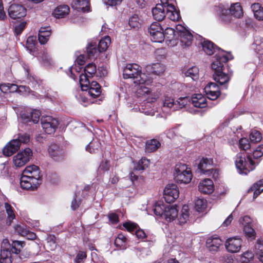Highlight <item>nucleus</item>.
Wrapping results in <instances>:
<instances>
[{"label": "nucleus", "mask_w": 263, "mask_h": 263, "mask_svg": "<svg viewBox=\"0 0 263 263\" xmlns=\"http://www.w3.org/2000/svg\"><path fill=\"white\" fill-rule=\"evenodd\" d=\"M190 103V99L188 97L179 98L176 101L167 95H165L162 101L161 109L164 112H167L170 109L176 110L185 107Z\"/></svg>", "instance_id": "6"}, {"label": "nucleus", "mask_w": 263, "mask_h": 263, "mask_svg": "<svg viewBox=\"0 0 263 263\" xmlns=\"http://www.w3.org/2000/svg\"><path fill=\"white\" fill-rule=\"evenodd\" d=\"M178 37H179L180 45L182 47H186L191 45L193 36L189 31L181 33Z\"/></svg>", "instance_id": "33"}, {"label": "nucleus", "mask_w": 263, "mask_h": 263, "mask_svg": "<svg viewBox=\"0 0 263 263\" xmlns=\"http://www.w3.org/2000/svg\"><path fill=\"white\" fill-rule=\"evenodd\" d=\"M129 25L132 28L139 27L140 26L139 18L137 14H134L129 19Z\"/></svg>", "instance_id": "59"}, {"label": "nucleus", "mask_w": 263, "mask_h": 263, "mask_svg": "<svg viewBox=\"0 0 263 263\" xmlns=\"http://www.w3.org/2000/svg\"><path fill=\"white\" fill-rule=\"evenodd\" d=\"M51 35V30L49 27H41L39 31L38 40L41 44H45Z\"/></svg>", "instance_id": "31"}, {"label": "nucleus", "mask_w": 263, "mask_h": 263, "mask_svg": "<svg viewBox=\"0 0 263 263\" xmlns=\"http://www.w3.org/2000/svg\"><path fill=\"white\" fill-rule=\"evenodd\" d=\"M197 164L198 165V169L202 174L209 175L212 173L213 171V168H212L213 161L212 159L202 157L199 160Z\"/></svg>", "instance_id": "16"}, {"label": "nucleus", "mask_w": 263, "mask_h": 263, "mask_svg": "<svg viewBox=\"0 0 263 263\" xmlns=\"http://www.w3.org/2000/svg\"><path fill=\"white\" fill-rule=\"evenodd\" d=\"M239 147L240 149L244 151L250 148L251 144L248 139L246 138H241L239 141Z\"/></svg>", "instance_id": "60"}, {"label": "nucleus", "mask_w": 263, "mask_h": 263, "mask_svg": "<svg viewBox=\"0 0 263 263\" xmlns=\"http://www.w3.org/2000/svg\"><path fill=\"white\" fill-rule=\"evenodd\" d=\"M20 147V143L17 139H13L4 147L3 153L5 156H10L16 152Z\"/></svg>", "instance_id": "24"}, {"label": "nucleus", "mask_w": 263, "mask_h": 263, "mask_svg": "<svg viewBox=\"0 0 263 263\" xmlns=\"http://www.w3.org/2000/svg\"><path fill=\"white\" fill-rule=\"evenodd\" d=\"M198 73L199 69L196 66H193L184 72L185 77H191L194 80L198 79Z\"/></svg>", "instance_id": "50"}, {"label": "nucleus", "mask_w": 263, "mask_h": 263, "mask_svg": "<svg viewBox=\"0 0 263 263\" xmlns=\"http://www.w3.org/2000/svg\"><path fill=\"white\" fill-rule=\"evenodd\" d=\"M256 253L259 260L263 262V239H259L255 245Z\"/></svg>", "instance_id": "55"}, {"label": "nucleus", "mask_w": 263, "mask_h": 263, "mask_svg": "<svg viewBox=\"0 0 263 263\" xmlns=\"http://www.w3.org/2000/svg\"><path fill=\"white\" fill-rule=\"evenodd\" d=\"M110 167V164L108 161L103 160L98 168L97 173L98 175H102L105 172H107Z\"/></svg>", "instance_id": "54"}, {"label": "nucleus", "mask_w": 263, "mask_h": 263, "mask_svg": "<svg viewBox=\"0 0 263 263\" xmlns=\"http://www.w3.org/2000/svg\"><path fill=\"white\" fill-rule=\"evenodd\" d=\"M252 48L261 55L263 60V36H256L252 44Z\"/></svg>", "instance_id": "36"}, {"label": "nucleus", "mask_w": 263, "mask_h": 263, "mask_svg": "<svg viewBox=\"0 0 263 263\" xmlns=\"http://www.w3.org/2000/svg\"><path fill=\"white\" fill-rule=\"evenodd\" d=\"M149 164V161L145 158H142L135 166V169L138 171H143L147 168Z\"/></svg>", "instance_id": "53"}, {"label": "nucleus", "mask_w": 263, "mask_h": 263, "mask_svg": "<svg viewBox=\"0 0 263 263\" xmlns=\"http://www.w3.org/2000/svg\"><path fill=\"white\" fill-rule=\"evenodd\" d=\"M242 245V240L237 237L228 238L225 243L226 248L228 252L236 253L239 251Z\"/></svg>", "instance_id": "18"}, {"label": "nucleus", "mask_w": 263, "mask_h": 263, "mask_svg": "<svg viewBox=\"0 0 263 263\" xmlns=\"http://www.w3.org/2000/svg\"><path fill=\"white\" fill-rule=\"evenodd\" d=\"M48 153L50 158L54 161L60 162L64 159L65 153L62 146L53 143L48 148Z\"/></svg>", "instance_id": "14"}, {"label": "nucleus", "mask_w": 263, "mask_h": 263, "mask_svg": "<svg viewBox=\"0 0 263 263\" xmlns=\"http://www.w3.org/2000/svg\"><path fill=\"white\" fill-rule=\"evenodd\" d=\"M87 89H80L78 90L75 93V97L77 100L83 106H86L88 102Z\"/></svg>", "instance_id": "35"}, {"label": "nucleus", "mask_w": 263, "mask_h": 263, "mask_svg": "<svg viewBox=\"0 0 263 263\" xmlns=\"http://www.w3.org/2000/svg\"><path fill=\"white\" fill-rule=\"evenodd\" d=\"M47 245L50 250H54L57 248V239L54 235H48L46 238Z\"/></svg>", "instance_id": "52"}, {"label": "nucleus", "mask_w": 263, "mask_h": 263, "mask_svg": "<svg viewBox=\"0 0 263 263\" xmlns=\"http://www.w3.org/2000/svg\"><path fill=\"white\" fill-rule=\"evenodd\" d=\"M224 11L226 13L229 11L231 14L226 15L224 12H222L220 18L226 23H228L231 21L232 16L236 18H240L243 15L242 9L239 3L232 4L229 10H225Z\"/></svg>", "instance_id": "9"}, {"label": "nucleus", "mask_w": 263, "mask_h": 263, "mask_svg": "<svg viewBox=\"0 0 263 263\" xmlns=\"http://www.w3.org/2000/svg\"><path fill=\"white\" fill-rule=\"evenodd\" d=\"M110 43L111 39L109 36H106L100 40L98 44L99 52H102L107 50Z\"/></svg>", "instance_id": "45"}, {"label": "nucleus", "mask_w": 263, "mask_h": 263, "mask_svg": "<svg viewBox=\"0 0 263 263\" xmlns=\"http://www.w3.org/2000/svg\"><path fill=\"white\" fill-rule=\"evenodd\" d=\"M201 45L203 50L208 55L213 54L216 50L214 44L210 41L205 40L201 43Z\"/></svg>", "instance_id": "42"}, {"label": "nucleus", "mask_w": 263, "mask_h": 263, "mask_svg": "<svg viewBox=\"0 0 263 263\" xmlns=\"http://www.w3.org/2000/svg\"><path fill=\"white\" fill-rule=\"evenodd\" d=\"M101 143L98 139H93L86 146V150L91 154L97 153L101 148Z\"/></svg>", "instance_id": "38"}, {"label": "nucleus", "mask_w": 263, "mask_h": 263, "mask_svg": "<svg viewBox=\"0 0 263 263\" xmlns=\"http://www.w3.org/2000/svg\"><path fill=\"white\" fill-rule=\"evenodd\" d=\"M123 78L132 79L133 82L138 85V93L143 95L150 92L148 86L152 84V78L142 73L140 66L137 64H128L123 69Z\"/></svg>", "instance_id": "1"}, {"label": "nucleus", "mask_w": 263, "mask_h": 263, "mask_svg": "<svg viewBox=\"0 0 263 263\" xmlns=\"http://www.w3.org/2000/svg\"><path fill=\"white\" fill-rule=\"evenodd\" d=\"M4 206L7 214L6 223L7 225L10 226L11 224L12 220L15 218L14 210L11 205L8 202H5L4 203Z\"/></svg>", "instance_id": "39"}, {"label": "nucleus", "mask_w": 263, "mask_h": 263, "mask_svg": "<svg viewBox=\"0 0 263 263\" xmlns=\"http://www.w3.org/2000/svg\"><path fill=\"white\" fill-rule=\"evenodd\" d=\"M179 192L175 184H169L166 186L163 192V197L167 203L175 201L179 197Z\"/></svg>", "instance_id": "13"}, {"label": "nucleus", "mask_w": 263, "mask_h": 263, "mask_svg": "<svg viewBox=\"0 0 263 263\" xmlns=\"http://www.w3.org/2000/svg\"><path fill=\"white\" fill-rule=\"evenodd\" d=\"M72 8L79 11L88 12L90 10V4L88 0H73L71 4Z\"/></svg>", "instance_id": "28"}, {"label": "nucleus", "mask_w": 263, "mask_h": 263, "mask_svg": "<svg viewBox=\"0 0 263 263\" xmlns=\"http://www.w3.org/2000/svg\"><path fill=\"white\" fill-rule=\"evenodd\" d=\"M152 12L154 18L158 22L163 20L165 17L167 16L166 7L161 4H157L155 7L152 9Z\"/></svg>", "instance_id": "23"}, {"label": "nucleus", "mask_w": 263, "mask_h": 263, "mask_svg": "<svg viewBox=\"0 0 263 263\" xmlns=\"http://www.w3.org/2000/svg\"><path fill=\"white\" fill-rule=\"evenodd\" d=\"M86 51L89 58L93 57L99 52L98 48H97V43L91 42L86 47Z\"/></svg>", "instance_id": "48"}, {"label": "nucleus", "mask_w": 263, "mask_h": 263, "mask_svg": "<svg viewBox=\"0 0 263 263\" xmlns=\"http://www.w3.org/2000/svg\"><path fill=\"white\" fill-rule=\"evenodd\" d=\"M84 71L89 77H92L97 72L96 66L93 63H89L85 66Z\"/></svg>", "instance_id": "56"}, {"label": "nucleus", "mask_w": 263, "mask_h": 263, "mask_svg": "<svg viewBox=\"0 0 263 263\" xmlns=\"http://www.w3.org/2000/svg\"><path fill=\"white\" fill-rule=\"evenodd\" d=\"M41 183L39 167L35 165L25 168L20 179V185L23 189L34 190Z\"/></svg>", "instance_id": "4"}, {"label": "nucleus", "mask_w": 263, "mask_h": 263, "mask_svg": "<svg viewBox=\"0 0 263 263\" xmlns=\"http://www.w3.org/2000/svg\"><path fill=\"white\" fill-rule=\"evenodd\" d=\"M190 102L197 108H204L206 106V99L201 93L194 94L190 99Z\"/></svg>", "instance_id": "29"}, {"label": "nucleus", "mask_w": 263, "mask_h": 263, "mask_svg": "<svg viewBox=\"0 0 263 263\" xmlns=\"http://www.w3.org/2000/svg\"><path fill=\"white\" fill-rule=\"evenodd\" d=\"M189 206L186 205H184L182 206L181 211L180 214L178 217V221L180 224H183L186 222L189 218Z\"/></svg>", "instance_id": "40"}, {"label": "nucleus", "mask_w": 263, "mask_h": 263, "mask_svg": "<svg viewBox=\"0 0 263 263\" xmlns=\"http://www.w3.org/2000/svg\"><path fill=\"white\" fill-rule=\"evenodd\" d=\"M254 258V254L251 251H246L243 253L240 257V261L242 263L251 262V260Z\"/></svg>", "instance_id": "58"}, {"label": "nucleus", "mask_w": 263, "mask_h": 263, "mask_svg": "<svg viewBox=\"0 0 263 263\" xmlns=\"http://www.w3.org/2000/svg\"><path fill=\"white\" fill-rule=\"evenodd\" d=\"M24 69L26 72L27 83L33 88H35L39 85V82L37 80V78L30 74L28 67H25Z\"/></svg>", "instance_id": "47"}, {"label": "nucleus", "mask_w": 263, "mask_h": 263, "mask_svg": "<svg viewBox=\"0 0 263 263\" xmlns=\"http://www.w3.org/2000/svg\"><path fill=\"white\" fill-rule=\"evenodd\" d=\"M86 258V254L84 251H79L74 259L75 263H83Z\"/></svg>", "instance_id": "64"}, {"label": "nucleus", "mask_w": 263, "mask_h": 263, "mask_svg": "<svg viewBox=\"0 0 263 263\" xmlns=\"http://www.w3.org/2000/svg\"><path fill=\"white\" fill-rule=\"evenodd\" d=\"M91 78L89 77L86 73H82L79 76V82L81 85V89H87L89 85V78Z\"/></svg>", "instance_id": "51"}, {"label": "nucleus", "mask_w": 263, "mask_h": 263, "mask_svg": "<svg viewBox=\"0 0 263 263\" xmlns=\"http://www.w3.org/2000/svg\"><path fill=\"white\" fill-rule=\"evenodd\" d=\"M70 9L67 5H60L54 10L53 14L58 18L64 17L69 13Z\"/></svg>", "instance_id": "34"}, {"label": "nucleus", "mask_w": 263, "mask_h": 263, "mask_svg": "<svg viewBox=\"0 0 263 263\" xmlns=\"http://www.w3.org/2000/svg\"><path fill=\"white\" fill-rule=\"evenodd\" d=\"M166 206L167 205L163 204L162 202L158 201L155 203L152 211H153L156 216H159L162 218Z\"/></svg>", "instance_id": "44"}, {"label": "nucleus", "mask_w": 263, "mask_h": 263, "mask_svg": "<svg viewBox=\"0 0 263 263\" xmlns=\"http://www.w3.org/2000/svg\"><path fill=\"white\" fill-rule=\"evenodd\" d=\"M251 190L254 191V198H256L263 191V179L255 183Z\"/></svg>", "instance_id": "49"}, {"label": "nucleus", "mask_w": 263, "mask_h": 263, "mask_svg": "<svg viewBox=\"0 0 263 263\" xmlns=\"http://www.w3.org/2000/svg\"><path fill=\"white\" fill-rule=\"evenodd\" d=\"M207 207V201L203 198H198L195 201V209L198 212H203Z\"/></svg>", "instance_id": "46"}, {"label": "nucleus", "mask_w": 263, "mask_h": 263, "mask_svg": "<svg viewBox=\"0 0 263 263\" xmlns=\"http://www.w3.org/2000/svg\"><path fill=\"white\" fill-rule=\"evenodd\" d=\"M219 50L221 49L218 48ZM233 59L230 53L225 54L224 51L221 50V52L216 55L215 61L211 64V68L214 70L213 74L214 80L224 89H227L228 83L230 80V74L224 72L223 63H227L229 60Z\"/></svg>", "instance_id": "3"}, {"label": "nucleus", "mask_w": 263, "mask_h": 263, "mask_svg": "<svg viewBox=\"0 0 263 263\" xmlns=\"http://www.w3.org/2000/svg\"><path fill=\"white\" fill-rule=\"evenodd\" d=\"M263 155V144L258 146L252 154L247 156L244 153H238L236 156L235 165L240 174L247 175L254 170L259 164L258 159Z\"/></svg>", "instance_id": "2"}, {"label": "nucleus", "mask_w": 263, "mask_h": 263, "mask_svg": "<svg viewBox=\"0 0 263 263\" xmlns=\"http://www.w3.org/2000/svg\"><path fill=\"white\" fill-rule=\"evenodd\" d=\"M9 16L12 19L20 18L26 14V9L21 5H11L8 10Z\"/></svg>", "instance_id": "17"}, {"label": "nucleus", "mask_w": 263, "mask_h": 263, "mask_svg": "<svg viewBox=\"0 0 263 263\" xmlns=\"http://www.w3.org/2000/svg\"><path fill=\"white\" fill-rule=\"evenodd\" d=\"M163 33L164 34V37L166 36V37L169 39L171 41L173 39H175L176 34L175 29L172 28H166L164 31L163 30Z\"/></svg>", "instance_id": "61"}, {"label": "nucleus", "mask_w": 263, "mask_h": 263, "mask_svg": "<svg viewBox=\"0 0 263 263\" xmlns=\"http://www.w3.org/2000/svg\"><path fill=\"white\" fill-rule=\"evenodd\" d=\"M87 92L89 96L93 98H96L101 95V87H99V88L96 87L95 88H89Z\"/></svg>", "instance_id": "62"}, {"label": "nucleus", "mask_w": 263, "mask_h": 263, "mask_svg": "<svg viewBox=\"0 0 263 263\" xmlns=\"http://www.w3.org/2000/svg\"><path fill=\"white\" fill-rule=\"evenodd\" d=\"M199 191L203 194H210L214 191V184L212 180L205 179L199 184Z\"/></svg>", "instance_id": "30"}, {"label": "nucleus", "mask_w": 263, "mask_h": 263, "mask_svg": "<svg viewBox=\"0 0 263 263\" xmlns=\"http://www.w3.org/2000/svg\"><path fill=\"white\" fill-rule=\"evenodd\" d=\"M164 66L160 63H155L146 67V71L149 73L148 77L152 78V82L153 75L158 76L164 71Z\"/></svg>", "instance_id": "26"}, {"label": "nucleus", "mask_w": 263, "mask_h": 263, "mask_svg": "<svg viewBox=\"0 0 263 263\" xmlns=\"http://www.w3.org/2000/svg\"><path fill=\"white\" fill-rule=\"evenodd\" d=\"M41 123L43 129L48 134L54 133L59 125L58 121L51 116L42 117Z\"/></svg>", "instance_id": "12"}, {"label": "nucleus", "mask_w": 263, "mask_h": 263, "mask_svg": "<svg viewBox=\"0 0 263 263\" xmlns=\"http://www.w3.org/2000/svg\"><path fill=\"white\" fill-rule=\"evenodd\" d=\"M221 245L222 240L219 237L216 235L210 237L206 241V247L210 251H217Z\"/></svg>", "instance_id": "25"}, {"label": "nucleus", "mask_w": 263, "mask_h": 263, "mask_svg": "<svg viewBox=\"0 0 263 263\" xmlns=\"http://www.w3.org/2000/svg\"><path fill=\"white\" fill-rule=\"evenodd\" d=\"M40 115L41 113L39 110H28L21 114V118L24 122L32 121L34 123H37L39 121Z\"/></svg>", "instance_id": "20"}, {"label": "nucleus", "mask_w": 263, "mask_h": 263, "mask_svg": "<svg viewBox=\"0 0 263 263\" xmlns=\"http://www.w3.org/2000/svg\"><path fill=\"white\" fill-rule=\"evenodd\" d=\"M158 98V96L148 98L147 99L146 102L144 103V105H142L141 107L139 108L140 111L146 115L154 116L156 112H158V108L155 107L153 103Z\"/></svg>", "instance_id": "15"}, {"label": "nucleus", "mask_w": 263, "mask_h": 263, "mask_svg": "<svg viewBox=\"0 0 263 263\" xmlns=\"http://www.w3.org/2000/svg\"><path fill=\"white\" fill-rule=\"evenodd\" d=\"M208 98L211 100H216L220 95L219 86L215 83H208L204 88Z\"/></svg>", "instance_id": "19"}, {"label": "nucleus", "mask_w": 263, "mask_h": 263, "mask_svg": "<svg viewBox=\"0 0 263 263\" xmlns=\"http://www.w3.org/2000/svg\"><path fill=\"white\" fill-rule=\"evenodd\" d=\"M81 66H77L76 65L75 66H71L70 67H69V72H70V77L73 79L76 80L77 78V77L75 76V74L73 73L74 71H76V72L79 73L82 68L81 67Z\"/></svg>", "instance_id": "63"}, {"label": "nucleus", "mask_w": 263, "mask_h": 263, "mask_svg": "<svg viewBox=\"0 0 263 263\" xmlns=\"http://www.w3.org/2000/svg\"><path fill=\"white\" fill-rule=\"evenodd\" d=\"M178 210L174 206L167 205L162 218L168 222L174 220L178 216Z\"/></svg>", "instance_id": "27"}, {"label": "nucleus", "mask_w": 263, "mask_h": 263, "mask_svg": "<svg viewBox=\"0 0 263 263\" xmlns=\"http://www.w3.org/2000/svg\"><path fill=\"white\" fill-rule=\"evenodd\" d=\"M262 139L261 133L256 130H252L250 134V139L252 142H259Z\"/></svg>", "instance_id": "57"}, {"label": "nucleus", "mask_w": 263, "mask_h": 263, "mask_svg": "<svg viewBox=\"0 0 263 263\" xmlns=\"http://www.w3.org/2000/svg\"><path fill=\"white\" fill-rule=\"evenodd\" d=\"M123 226L127 231L135 233L139 239H143L146 236L145 232L142 230L138 229V226L135 223L128 221L124 223Z\"/></svg>", "instance_id": "22"}, {"label": "nucleus", "mask_w": 263, "mask_h": 263, "mask_svg": "<svg viewBox=\"0 0 263 263\" xmlns=\"http://www.w3.org/2000/svg\"><path fill=\"white\" fill-rule=\"evenodd\" d=\"M240 223L243 227V231L248 237H254L255 232L252 227L251 219L248 216H245L239 219Z\"/></svg>", "instance_id": "21"}, {"label": "nucleus", "mask_w": 263, "mask_h": 263, "mask_svg": "<svg viewBox=\"0 0 263 263\" xmlns=\"http://www.w3.org/2000/svg\"><path fill=\"white\" fill-rule=\"evenodd\" d=\"M32 152L30 148H25L23 151L18 153L13 158L14 165L16 167H21L25 165L31 159Z\"/></svg>", "instance_id": "10"}, {"label": "nucleus", "mask_w": 263, "mask_h": 263, "mask_svg": "<svg viewBox=\"0 0 263 263\" xmlns=\"http://www.w3.org/2000/svg\"><path fill=\"white\" fill-rule=\"evenodd\" d=\"M128 240L122 233L119 234L115 240L114 243L117 247L121 249H125L127 248Z\"/></svg>", "instance_id": "41"}, {"label": "nucleus", "mask_w": 263, "mask_h": 263, "mask_svg": "<svg viewBox=\"0 0 263 263\" xmlns=\"http://www.w3.org/2000/svg\"><path fill=\"white\" fill-rule=\"evenodd\" d=\"M25 243L20 241H13L10 245L8 239H4L2 244L0 262L12 263V253L18 254Z\"/></svg>", "instance_id": "5"}, {"label": "nucleus", "mask_w": 263, "mask_h": 263, "mask_svg": "<svg viewBox=\"0 0 263 263\" xmlns=\"http://www.w3.org/2000/svg\"><path fill=\"white\" fill-rule=\"evenodd\" d=\"M161 3L166 7L168 18L173 21H178L180 18L179 11L177 10L174 5L175 0H160Z\"/></svg>", "instance_id": "11"}, {"label": "nucleus", "mask_w": 263, "mask_h": 263, "mask_svg": "<svg viewBox=\"0 0 263 263\" xmlns=\"http://www.w3.org/2000/svg\"><path fill=\"white\" fill-rule=\"evenodd\" d=\"M160 146V142L156 139L147 140L145 144V151L152 153L157 150Z\"/></svg>", "instance_id": "43"}, {"label": "nucleus", "mask_w": 263, "mask_h": 263, "mask_svg": "<svg viewBox=\"0 0 263 263\" xmlns=\"http://www.w3.org/2000/svg\"><path fill=\"white\" fill-rule=\"evenodd\" d=\"M251 8L255 18L258 21H263V7L259 3H254Z\"/></svg>", "instance_id": "37"}, {"label": "nucleus", "mask_w": 263, "mask_h": 263, "mask_svg": "<svg viewBox=\"0 0 263 263\" xmlns=\"http://www.w3.org/2000/svg\"><path fill=\"white\" fill-rule=\"evenodd\" d=\"M15 229L19 234L26 237L29 240H34L36 237L34 233L30 232L24 226L17 225L15 227Z\"/></svg>", "instance_id": "32"}, {"label": "nucleus", "mask_w": 263, "mask_h": 263, "mask_svg": "<svg viewBox=\"0 0 263 263\" xmlns=\"http://www.w3.org/2000/svg\"><path fill=\"white\" fill-rule=\"evenodd\" d=\"M152 41L161 43L164 39L163 29L158 22L153 23L148 28Z\"/></svg>", "instance_id": "8"}, {"label": "nucleus", "mask_w": 263, "mask_h": 263, "mask_svg": "<svg viewBox=\"0 0 263 263\" xmlns=\"http://www.w3.org/2000/svg\"><path fill=\"white\" fill-rule=\"evenodd\" d=\"M174 176L176 182L184 184L190 183L193 177L190 168L181 163H178L175 165Z\"/></svg>", "instance_id": "7"}]
</instances>
